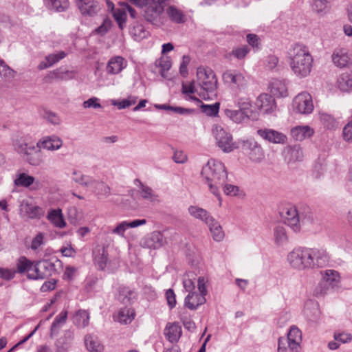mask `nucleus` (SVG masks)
Listing matches in <instances>:
<instances>
[{"mask_svg": "<svg viewBox=\"0 0 352 352\" xmlns=\"http://www.w3.org/2000/svg\"><path fill=\"white\" fill-rule=\"evenodd\" d=\"M166 243L162 232L155 231L144 239V246L150 249H158Z\"/></svg>", "mask_w": 352, "mask_h": 352, "instance_id": "obj_21", "label": "nucleus"}, {"mask_svg": "<svg viewBox=\"0 0 352 352\" xmlns=\"http://www.w3.org/2000/svg\"><path fill=\"white\" fill-rule=\"evenodd\" d=\"M288 56L290 67L296 76L305 78L310 74L314 59L306 45L294 44L289 49Z\"/></svg>", "mask_w": 352, "mask_h": 352, "instance_id": "obj_2", "label": "nucleus"}, {"mask_svg": "<svg viewBox=\"0 0 352 352\" xmlns=\"http://www.w3.org/2000/svg\"><path fill=\"white\" fill-rule=\"evenodd\" d=\"M52 9L58 12H63L69 8V0H47Z\"/></svg>", "mask_w": 352, "mask_h": 352, "instance_id": "obj_58", "label": "nucleus"}, {"mask_svg": "<svg viewBox=\"0 0 352 352\" xmlns=\"http://www.w3.org/2000/svg\"><path fill=\"white\" fill-rule=\"evenodd\" d=\"M243 148L250 160L254 162H261L264 157L263 148L254 141L245 142Z\"/></svg>", "mask_w": 352, "mask_h": 352, "instance_id": "obj_17", "label": "nucleus"}, {"mask_svg": "<svg viewBox=\"0 0 352 352\" xmlns=\"http://www.w3.org/2000/svg\"><path fill=\"white\" fill-rule=\"evenodd\" d=\"M205 302V296L196 292H190L184 299V305L190 310L197 309L199 306Z\"/></svg>", "mask_w": 352, "mask_h": 352, "instance_id": "obj_25", "label": "nucleus"}, {"mask_svg": "<svg viewBox=\"0 0 352 352\" xmlns=\"http://www.w3.org/2000/svg\"><path fill=\"white\" fill-rule=\"evenodd\" d=\"M14 151L25 157L27 162L33 166H38L44 162V154L36 146L28 144L23 138L13 141Z\"/></svg>", "mask_w": 352, "mask_h": 352, "instance_id": "obj_3", "label": "nucleus"}, {"mask_svg": "<svg viewBox=\"0 0 352 352\" xmlns=\"http://www.w3.org/2000/svg\"><path fill=\"white\" fill-rule=\"evenodd\" d=\"M137 98L134 96H129L126 99L121 101L112 100L111 103L112 105L118 107V109H123L129 107L130 106L136 103Z\"/></svg>", "mask_w": 352, "mask_h": 352, "instance_id": "obj_56", "label": "nucleus"}, {"mask_svg": "<svg viewBox=\"0 0 352 352\" xmlns=\"http://www.w3.org/2000/svg\"><path fill=\"white\" fill-rule=\"evenodd\" d=\"M225 115L227 118L230 119L235 123H241L246 118H248L247 112H244L241 109L234 110L230 108H226L224 110Z\"/></svg>", "mask_w": 352, "mask_h": 352, "instance_id": "obj_42", "label": "nucleus"}, {"mask_svg": "<svg viewBox=\"0 0 352 352\" xmlns=\"http://www.w3.org/2000/svg\"><path fill=\"white\" fill-rule=\"evenodd\" d=\"M72 322L78 328H85L89 322V314L85 310L77 311L72 317Z\"/></svg>", "mask_w": 352, "mask_h": 352, "instance_id": "obj_40", "label": "nucleus"}, {"mask_svg": "<svg viewBox=\"0 0 352 352\" xmlns=\"http://www.w3.org/2000/svg\"><path fill=\"white\" fill-rule=\"evenodd\" d=\"M340 283V273L334 270H326L324 272L322 281L319 283L315 289L316 295H324L328 292L329 288L338 287Z\"/></svg>", "mask_w": 352, "mask_h": 352, "instance_id": "obj_8", "label": "nucleus"}, {"mask_svg": "<svg viewBox=\"0 0 352 352\" xmlns=\"http://www.w3.org/2000/svg\"><path fill=\"white\" fill-rule=\"evenodd\" d=\"M134 184L138 186V192L143 199L151 202L159 201L158 195L151 187L143 184L139 179H135Z\"/></svg>", "mask_w": 352, "mask_h": 352, "instance_id": "obj_20", "label": "nucleus"}, {"mask_svg": "<svg viewBox=\"0 0 352 352\" xmlns=\"http://www.w3.org/2000/svg\"><path fill=\"white\" fill-rule=\"evenodd\" d=\"M212 132L216 140L217 144L223 152L230 153L236 148L232 135L227 132L221 126L218 124L213 125Z\"/></svg>", "mask_w": 352, "mask_h": 352, "instance_id": "obj_7", "label": "nucleus"}, {"mask_svg": "<svg viewBox=\"0 0 352 352\" xmlns=\"http://www.w3.org/2000/svg\"><path fill=\"white\" fill-rule=\"evenodd\" d=\"M320 124L327 130H336L339 127V121L331 114L321 111L318 112Z\"/></svg>", "mask_w": 352, "mask_h": 352, "instance_id": "obj_28", "label": "nucleus"}, {"mask_svg": "<svg viewBox=\"0 0 352 352\" xmlns=\"http://www.w3.org/2000/svg\"><path fill=\"white\" fill-rule=\"evenodd\" d=\"M13 182L16 187L30 188L35 183V178L25 173L17 172ZM36 184H38V182H36Z\"/></svg>", "mask_w": 352, "mask_h": 352, "instance_id": "obj_30", "label": "nucleus"}, {"mask_svg": "<svg viewBox=\"0 0 352 352\" xmlns=\"http://www.w3.org/2000/svg\"><path fill=\"white\" fill-rule=\"evenodd\" d=\"M40 265L41 270L42 278L45 279L51 276L55 272V265L48 260L41 261Z\"/></svg>", "mask_w": 352, "mask_h": 352, "instance_id": "obj_53", "label": "nucleus"}, {"mask_svg": "<svg viewBox=\"0 0 352 352\" xmlns=\"http://www.w3.org/2000/svg\"><path fill=\"white\" fill-rule=\"evenodd\" d=\"M234 102L239 109L244 112H247L252 107V103L249 98L241 97L238 94L234 95Z\"/></svg>", "mask_w": 352, "mask_h": 352, "instance_id": "obj_54", "label": "nucleus"}, {"mask_svg": "<svg viewBox=\"0 0 352 352\" xmlns=\"http://www.w3.org/2000/svg\"><path fill=\"white\" fill-rule=\"evenodd\" d=\"M312 10L320 15H324L329 11L330 6L327 0H313Z\"/></svg>", "mask_w": 352, "mask_h": 352, "instance_id": "obj_49", "label": "nucleus"}, {"mask_svg": "<svg viewBox=\"0 0 352 352\" xmlns=\"http://www.w3.org/2000/svg\"><path fill=\"white\" fill-rule=\"evenodd\" d=\"M78 6L85 16H93L100 10L98 2L94 0H78Z\"/></svg>", "mask_w": 352, "mask_h": 352, "instance_id": "obj_19", "label": "nucleus"}, {"mask_svg": "<svg viewBox=\"0 0 352 352\" xmlns=\"http://www.w3.org/2000/svg\"><path fill=\"white\" fill-rule=\"evenodd\" d=\"M164 334L170 342L177 343L182 334V327L177 322H169L164 329Z\"/></svg>", "mask_w": 352, "mask_h": 352, "instance_id": "obj_22", "label": "nucleus"}, {"mask_svg": "<svg viewBox=\"0 0 352 352\" xmlns=\"http://www.w3.org/2000/svg\"><path fill=\"white\" fill-rule=\"evenodd\" d=\"M84 342L85 348L89 352H102L104 351V345L96 335L87 334L84 338Z\"/></svg>", "mask_w": 352, "mask_h": 352, "instance_id": "obj_26", "label": "nucleus"}, {"mask_svg": "<svg viewBox=\"0 0 352 352\" xmlns=\"http://www.w3.org/2000/svg\"><path fill=\"white\" fill-rule=\"evenodd\" d=\"M166 0H146L144 6L146 20L155 25L162 23L163 13Z\"/></svg>", "mask_w": 352, "mask_h": 352, "instance_id": "obj_5", "label": "nucleus"}, {"mask_svg": "<svg viewBox=\"0 0 352 352\" xmlns=\"http://www.w3.org/2000/svg\"><path fill=\"white\" fill-rule=\"evenodd\" d=\"M32 263V261L28 259L25 256L19 257L16 262V269L15 270L16 273L21 274L26 273L28 276L30 272Z\"/></svg>", "mask_w": 352, "mask_h": 352, "instance_id": "obj_47", "label": "nucleus"}, {"mask_svg": "<svg viewBox=\"0 0 352 352\" xmlns=\"http://www.w3.org/2000/svg\"><path fill=\"white\" fill-rule=\"evenodd\" d=\"M66 56V53L63 51H60L56 54H49L45 57V60L41 61L38 65L39 70H43L52 67L59 60L63 59Z\"/></svg>", "mask_w": 352, "mask_h": 352, "instance_id": "obj_34", "label": "nucleus"}, {"mask_svg": "<svg viewBox=\"0 0 352 352\" xmlns=\"http://www.w3.org/2000/svg\"><path fill=\"white\" fill-rule=\"evenodd\" d=\"M127 60L121 56H114L110 58L106 66V72L110 75L120 74L127 67Z\"/></svg>", "mask_w": 352, "mask_h": 352, "instance_id": "obj_16", "label": "nucleus"}, {"mask_svg": "<svg viewBox=\"0 0 352 352\" xmlns=\"http://www.w3.org/2000/svg\"><path fill=\"white\" fill-rule=\"evenodd\" d=\"M291 160L294 161H300L303 157L302 148L298 145H295L289 148Z\"/></svg>", "mask_w": 352, "mask_h": 352, "instance_id": "obj_63", "label": "nucleus"}, {"mask_svg": "<svg viewBox=\"0 0 352 352\" xmlns=\"http://www.w3.org/2000/svg\"><path fill=\"white\" fill-rule=\"evenodd\" d=\"M67 318V311H62L54 319L51 326V333L56 334L60 329L65 323Z\"/></svg>", "mask_w": 352, "mask_h": 352, "instance_id": "obj_50", "label": "nucleus"}, {"mask_svg": "<svg viewBox=\"0 0 352 352\" xmlns=\"http://www.w3.org/2000/svg\"><path fill=\"white\" fill-rule=\"evenodd\" d=\"M314 108L311 96L307 92L298 94L293 100L292 109L297 113L310 114L312 113Z\"/></svg>", "mask_w": 352, "mask_h": 352, "instance_id": "obj_11", "label": "nucleus"}, {"mask_svg": "<svg viewBox=\"0 0 352 352\" xmlns=\"http://www.w3.org/2000/svg\"><path fill=\"white\" fill-rule=\"evenodd\" d=\"M52 75L54 78L60 80H68L74 78L75 73L73 71L65 70L61 68L54 70Z\"/></svg>", "mask_w": 352, "mask_h": 352, "instance_id": "obj_55", "label": "nucleus"}, {"mask_svg": "<svg viewBox=\"0 0 352 352\" xmlns=\"http://www.w3.org/2000/svg\"><path fill=\"white\" fill-rule=\"evenodd\" d=\"M146 223V220L143 219H135L131 222L124 221L118 223L115 228L111 230V233L117 234L122 237L124 236L125 231L129 228H136L140 226H142Z\"/></svg>", "mask_w": 352, "mask_h": 352, "instance_id": "obj_23", "label": "nucleus"}, {"mask_svg": "<svg viewBox=\"0 0 352 352\" xmlns=\"http://www.w3.org/2000/svg\"><path fill=\"white\" fill-rule=\"evenodd\" d=\"M270 91L276 97H286L287 96V87L285 81L274 79L270 83Z\"/></svg>", "mask_w": 352, "mask_h": 352, "instance_id": "obj_35", "label": "nucleus"}, {"mask_svg": "<svg viewBox=\"0 0 352 352\" xmlns=\"http://www.w3.org/2000/svg\"><path fill=\"white\" fill-rule=\"evenodd\" d=\"M16 75V72L0 58V77L6 82H11Z\"/></svg>", "mask_w": 352, "mask_h": 352, "instance_id": "obj_44", "label": "nucleus"}, {"mask_svg": "<svg viewBox=\"0 0 352 352\" xmlns=\"http://www.w3.org/2000/svg\"><path fill=\"white\" fill-rule=\"evenodd\" d=\"M256 133L261 138L270 143L284 144L287 141L285 134L274 129H261Z\"/></svg>", "mask_w": 352, "mask_h": 352, "instance_id": "obj_14", "label": "nucleus"}, {"mask_svg": "<svg viewBox=\"0 0 352 352\" xmlns=\"http://www.w3.org/2000/svg\"><path fill=\"white\" fill-rule=\"evenodd\" d=\"M274 242L277 245H283L288 241V236L285 228L282 226H276L274 229Z\"/></svg>", "mask_w": 352, "mask_h": 352, "instance_id": "obj_46", "label": "nucleus"}, {"mask_svg": "<svg viewBox=\"0 0 352 352\" xmlns=\"http://www.w3.org/2000/svg\"><path fill=\"white\" fill-rule=\"evenodd\" d=\"M308 270H314L325 266L329 262V256L322 248H307Z\"/></svg>", "mask_w": 352, "mask_h": 352, "instance_id": "obj_9", "label": "nucleus"}, {"mask_svg": "<svg viewBox=\"0 0 352 352\" xmlns=\"http://www.w3.org/2000/svg\"><path fill=\"white\" fill-rule=\"evenodd\" d=\"M148 32L145 29L142 24L135 23L130 30V34L135 41H141L146 38L148 35Z\"/></svg>", "mask_w": 352, "mask_h": 352, "instance_id": "obj_43", "label": "nucleus"}, {"mask_svg": "<svg viewBox=\"0 0 352 352\" xmlns=\"http://www.w3.org/2000/svg\"><path fill=\"white\" fill-rule=\"evenodd\" d=\"M166 14L173 23L181 24L187 21L186 14L175 6H168L166 9Z\"/></svg>", "mask_w": 352, "mask_h": 352, "instance_id": "obj_24", "label": "nucleus"}, {"mask_svg": "<svg viewBox=\"0 0 352 352\" xmlns=\"http://www.w3.org/2000/svg\"><path fill=\"white\" fill-rule=\"evenodd\" d=\"M280 215L284 223L290 227L295 232L300 231V217L295 206H287L283 208Z\"/></svg>", "mask_w": 352, "mask_h": 352, "instance_id": "obj_12", "label": "nucleus"}, {"mask_svg": "<svg viewBox=\"0 0 352 352\" xmlns=\"http://www.w3.org/2000/svg\"><path fill=\"white\" fill-rule=\"evenodd\" d=\"M314 129L308 125H298L290 129L292 138L296 141H302L314 134Z\"/></svg>", "mask_w": 352, "mask_h": 352, "instance_id": "obj_18", "label": "nucleus"}, {"mask_svg": "<svg viewBox=\"0 0 352 352\" xmlns=\"http://www.w3.org/2000/svg\"><path fill=\"white\" fill-rule=\"evenodd\" d=\"M96 264L100 270H104L108 261V252L105 247L98 248L94 252Z\"/></svg>", "mask_w": 352, "mask_h": 352, "instance_id": "obj_41", "label": "nucleus"}, {"mask_svg": "<svg viewBox=\"0 0 352 352\" xmlns=\"http://www.w3.org/2000/svg\"><path fill=\"white\" fill-rule=\"evenodd\" d=\"M337 86L342 91L348 92L352 90V72L341 74L338 78Z\"/></svg>", "mask_w": 352, "mask_h": 352, "instance_id": "obj_39", "label": "nucleus"}, {"mask_svg": "<svg viewBox=\"0 0 352 352\" xmlns=\"http://www.w3.org/2000/svg\"><path fill=\"white\" fill-rule=\"evenodd\" d=\"M72 179L76 183L88 188L91 184L93 177L83 175L80 171L74 170L72 173Z\"/></svg>", "mask_w": 352, "mask_h": 352, "instance_id": "obj_52", "label": "nucleus"}, {"mask_svg": "<svg viewBox=\"0 0 352 352\" xmlns=\"http://www.w3.org/2000/svg\"><path fill=\"white\" fill-rule=\"evenodd\" d=\"M47 219L56 228H64L66 222L63 218L60 209L50 210L47 214Z\"/></svg>", "mask_w": 352, "mask_h": 352, "instance_id": "obj_37", "label": "nucleus"}, {"mask_svg": "<svg viewBox=\"0 0 352 352\" xmlns=\"http://www.w3.org/2000/svg\"><path fill=\"white\" fill-rule=\"evenodd\" d=\"M282 338L287 340V341L290 343L292 349H294L296 351H300V343L302 340V335L298 328L295 326L291 327L287 338Z\"/></svg>", "mask_w": 352, "mask_h": 352, "instance_id": "obj_27", "label": "nucleus"}, {"mask_svg": "<svg viewBox=\"0 0 352 352\" xmlns=\"http://www.w3.org/2000/svg\"><path fill=\"white\" fill-rule=\"evenodd\" d=\"M45 234L43 232H38L32 240L30 248L33 251L36 252L38 248L44 245Z\"/></svg>", "mask_w": 352, "mask_h": 352, "instance_id": "obj_60", "label": "nucleus"}, {"mask_svg": "<svg viewBox=\"0 0 352 352\" xmlns=\"http://www.w3.org/2000/svg\"><path fill=\"white\" fill-rule=\"evenodd\" d=\"M201 177L209 191L217 197L221 203L220 189L228 179V171L224 164L214 159L209 160L202 167Z\"/></svg>", "mask_w": 352, "mask_h": 352, "instance_id": "obj_1", "label": "nucleus"}, {"mask_svg": "<svg viewBox=\"0 0 352 352\" xmlns=\"http://www.w3.org/2000/svg\"><path fill=\"white\" fill-rule=\"evenodd\" d=\"M88 188L98 196L107 197L111 194V188L107 184L94 178L91 184Z\"/></svg>", "mask_w": 352, "mask_h": 352, "instance_id": "obj_33", "label": "nucleus"}, {"mask_svg": "<svg viewBox=\"0 0 352 352\" xmlns=\"http://www.w3.org/2000/svg\"><path fill=\"white\" fill-rule=\"evenodd\" d=\"M28 279L32 280H39L43 279L42 275H41V265L40 262L36 263H32L30 272H29L28 275Z\"/></svg>", "mask_w": 352, "mask_h": 352, "instance_id": "obj_59", "label": "nucleus"}, {"mask_svg": "<svg viewBox=\"0 0 352 352\" xmlns=\"http://www.w3.org/2000/svg\"><path fill=\"white\" fill-rule=\"evenodd\" d=\"M307 248L297 247L287 255L289 266L296 270H308Z\"/></svg>", "mask_w": 352, "mask_h": 352, "instance_id": "obj_6", "label": "nucleus"}, {"mask_svg": "<svg viewBox=\"0 0 352 352\" xmlns=\"http://www.w3.org/2000/svg\"><path fill=\"white\" fill-rule=\"evenodd\" d=\"M278 352H300L292 349L290 343L287 340L280 338L278 342Z\"/></svg>", "mask_w": 352, "mask_h": 352, "instance_id": "obj_64", "label": "nucleus"}, {"mask_svg": "<svg viewBox=\"0 0 352 352\" xmlns=\"http://www.w3.org/2000/svg\"><path fill=\"white\" fill-rule=\"evenodd\" d=\"M188 211L190 216L193 218L200 220L207 224L212 221L213 217L206 210L197 206H190L188 208Z\"/></svg>", "mask_w": 352, "mask_h": 352, "instance_id": "obj_29", "label": "nucleus"}, {"mask_svg": "<svg viewBox=\"0 0 352 352\" xmlns=\"http://www.w3.org/2000/svg\"><path fill=\"white\" fill-rule=\"evenodd\" d=\"M305 314L311 321L316 320L319 317L318 304L315 302H308L305 305Z\"/></svg>", "mask_w": 352, "mask_h": 352, "instance_id": "obj_48", "label": "nucleus"}, {"mask_svg": "<svg viewBox=\"0 0 352 352\" xmlns=\"http://www.w3.org/2000/svg\"><path fill=\"white\" fill-rule=\"evenodd\" d=\"M63 146V140L57 135H47L39 139L36 143V149H45L50 151L59 150Z\"/></svg>", "mask_w": 352, "mask_h": 352, "instance_id": "obj_13", "label": "nucleus"}, {"mask_svg": "<svg viewBox=\"0 0 352 352\" xmlns=\"http://www.w3.org/2000/svg\"><path fill=\"white\" fill-rule=\"evenodd\" d=\"M74 339V333L71 331H66L65 332V334L63 337L60 338L58 340V344H62L63 347L65 349H67L68 347H69L70 344H72Z\"/></svg>", "mask_w": 352, "mask_h": 352, "instance_id": "obj_62", "label": "nucleus"}, {"mask_svg": "<svg viewBox=\"0 0 352 352\" xmlns=\"http://www.w3.org/2000/svg\"><path fill=\"white\" fill-rule=\"evenodd\" d=\"M256 106L263 113L270 114L274 111L276 104L274 98L267 94H261L256 100Z\"/></svg>", "mask_w": 352, "mask_h": 352, "instance_id": "obj_15", "label": "nucleus"}, {"mask_svg": "<svg viewBox=\"0 0 352 352\" xmlns=\"http://www.w3.org/2000/svg\"><path fill=\"white\" fill-rule=\"evenodd\" d=\"M135 315L133 309L125 307L119 311L116 320L121 324H129L134 319Z\"/></svg>", "mask_w": 352, "mask_h": 352, "instance_id": "obj_45", "label": "nucleus"}, {"mask_svg": "<svg viewBox=\"0 0 352 352\" xmlns=\"http://www.w3.org/2000/svg\"><path fill=\"white\" fill-rule=\"evenodd\" d=\"M190 100H196L199 103H201V109L203 113H205L206 115L212 116H217L219 112V104L215 103L214 104H204L202 103L201 100H199L198 98L190 96Z\"/></svg>", "mask_w": 352, "mask_h": 352, "instance_id": "obj_51", "label": "nucleus"}, {"mask_svg": "<svg viewBox=\"0 0 352 352\" xmlns=\"http://www.w3.org/2000/svg\"><path fill=\"white\" fill-rule=\"evenodd\" d=\"M171 60L168 56H162L155 61L154 67L156 72H158L164 78H167V72L171 67Z\"/></svg>", "mask_w": 352, "mask_h": 352, "instance_id": "obj_31", "label": "nucleus"}, {"mask_svg": "<svg viewBox=\"0 0 352 352\" xmlns=\"http://www.w3.org/2000/svg\"><path fill=\"white\" fill-rule=\"evenodd\" d=\"M210 230L212 239L216 241H221L224 239L225 234L221 226L213 217L212 221H210L206 224Z\"/></svg>", "mask_w": 352, "mask_h": 352, "instance_id": "obj_36", "label": "nucleus"}, {"mask_svg": "<svg viewBox=\"0 0 352 352\" xmlns=\"http://www.w3.org/2000/svg\"><path fill=\"white\" fill-rule=\"evenodd\" d=\"M122 8H117L113 12V16L117 21L119 28L122 30L126 19V10L123 8V3L121 5Z\"/></svg>", "mask_w": 352, "mask_h": 352, "instance_id": "obj_57", "label": "nucleus"}, {"mask_svg": "<svg viewBox=\"0 0 352 352\" xmlns=\"http://www.w3.org/2000/svg\"><path fill=\"white\" fill-rule=\"evenodd\" d=\"M197 79L201 88L211 96H214L218 86L215 73L210 68L199 67L197 70Z\"/></svg>", "mask_w": 352, "mask_h": 352, "instance_id": "obj_4", "label": "nucleus"}, {"mask_svg": "<svg viewBox=\"0 0 352 352\" xmlns=\"http://www.w3.org/2000/svg\"><path fill=\"white\" fill-rule=\"evenodd\" d=\"M222 80L225 85L238 89L245 88L248 83L245 74L237 69H227L223 72Z\"/></svg>", "mask_w": 352, "mask_h": 352, "instance_id": "obj_10", "label": "nucleus"}, {"mask_svg": "<svg viewBox=\"0 0 352 352\" xmlns=\"http://www.w3.org/2000/svg\"><path fill=\"white\" fill-rule=\"evenodd\" d=\"M133 295L132 291L126 287L119 288L118 299L123 303L128 302Z\"/></svg>", "mask_w": 352, "mask_h": 352, "instance_id": "obj_61", "label": "nucleus"}, {"mask_svg": "<svg viewBox=\"0 0 352 352\" xmlns=\"http://www.w3.org/2000/svg\"><path fill=\"white\" fill-rule=\"evenodd\" d=\"M20 211L27 217L34 219L39 216L40 208L27 201H23L20 205Z\"/></svg>", "mask_w": 352, "mask_h": 352, "instance_id": "obj_38", "label": "nucleus"}, {"mask_svg": "<svg viewBox=\"0 0 352 352\" xmlns=\"http://www.w3.org/2000/svg\"><path fill=\"white\" fill-rule=\"evenodd\" d=\"M331 57L332 61L338 67L346 66L349 61L348 51L344 48L335 50Z\"/></svg>", "mask_w": 352, "mask_h": 352, "instance_id": "obj_32", "label": "nucleus"}]
</instances>
